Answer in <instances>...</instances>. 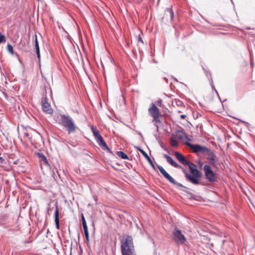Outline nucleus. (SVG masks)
<instances>
[{
    "label": "nucleus",
    "instance_id": "f257e3e1",
    "mask_svg": "<svg viewBox=\"0 0 255 255\" xmlns=\"http://www.w3.org/2000/svg\"><path fill=\"white\" fill-rule=\"evenodd\" d=\"M55 120L59 124L65 128L69 134L75 131L76 126L70 117L59 114L55 117Z\"/></svg>",
    "mask_w": 255,
    "mask_h": 255
},
{
    "label": "nucleus",
    "instance_id": "f03ea898",
    "mask_svg": "<svg viewBox=\"0 0 255 255\" xmlns=\"http://www.w3.org/2000/svg\"><path fill=\"white\" fill-rule=\"evenodd\" d=\"M121 247L122 255H134L132 238L130 236H126L123 238Z\"/></svg>",
    "mask_w": 255,
    "mask_h": 255
},
{
    "label": "nucleus",
    "instance_id": "7ed1b4c3",
    "mask_svg": "<svg viewBox=\"0 0 255 255\" xmlns=\"http://www.w3.org/2000/svg\"><path fill=\"white\" fill-rule=\"evenodd\" d=\"M148 112L151 116L153 118L152 122H155L158 123H161L159 118V110L154 104L151 103L150 104V107L148 109Z\"/></svg>",
    "mask_w": 255,
    "mask_h": 255
},
{
    "label": "nucleus",
    "instance_id": "20e7f679",
    "mask_svg": "<svg viewBox=\"0 0 255 255\" xmlns=\"http://www.w3.org/2000/svg\"><path fill=\"white\" fill-rule=\"evenodd\" d=\"M172 235L173 240L177 244H183L186 241V238L181 231L177 228H175L173 231Z\"/></svg>",
    "mask_w": 255,
    "mask_h": 255
},
{
    "label": "nucleus",
    "instance_id": "39448f33",
    "mask_svg": "<svg viewBox=\"0 0 255 255\" xmlns=\"http://www.w3.org/2000/svg\"><path fill=\"white\" fill-rule=\"evenodd\" d=\"M206 178L210 182H214L217 180V176L212 171L211 167L208 165H205L203 167Z\"/></svg>",
    "mask_w": 255,
    "mask_h": 255
},
{
    "label": "nucleus",
    "instance_id": "423d86ee",
    "mask_svg": "<svg viewBox=\"0 0 255 255\" xmlns=\"http://www.w3.org/2000/svg\"><path fill=\"white\" fill-rule=\"evenodd\" d=\"M185 144L193 149V151L196 153L201 152L206 154L208 151V148L198 144H192L188 142H185Z\"/></svg>",
    "mask_w": 255,
    "mask_h": 255
},
{
    "label": "nucleus",
    "instance_id": "0eeeda50",
    "mask_svg": "<svg viewBox=\"0 0 255 255\" xmlns=\"http://www.w3.org/2000/svg\"><path fill=\"white\" fill-rule=\"evenodd\" d=\"M42 110L45 113L48 114H52L53 113V110L50 105L47 102L46 98L42 99Z\"/></svg>",
    "mask_w": 255,
    "mask_h": 255
},
{
    "label": "nucleus",
    "instance_id": "6e6552de",
    "mask_svg": "<svg viewBox=\"0 0 255 255\" xmlns=\"http://www.w3.org/2000/svg\"><path fill=\"white\" fill-rule=\"evenodd\" d=\"M157 167L163 176L168 180L170 183L176 184L175 180L164 169V168L159 165Z\"/></svg>",
    "mask_w": 255,
    "mask_h": 255
},
{
    "label": "nucleus",
    "instance_id": "1a4fd4ad",
    "mask_svg": "<svg viewBox=\"0 0 255 255\" xmlns=\"http://www.w3.org/2000/svg\"><path fill=\"white\" fill-rule=\"evenodd\" d=\"M96 141L98 145L104 150H107L110 153H112L110 149L107 146V143L104 141L102 136H99V137L96 139Z\"/></svg>",
    "mask_w": 255,
    "mask_h": 255
},
{
    "label": "nucleus",
    "instance_id": "9d476101",
    "mask_svg": "<svg viewBox=\"0 0 255 255\" xmlns=\"http://www.w3.org/2000/svg\"><path fill=\"white\" fill-rule=\"evenodd\" d=\"M206 154L208 155L207 159L209 160V163L211 165H215L216 163L215 152L214 151H211L208 149V151L206 152Z\"/></svg>",
    "mask_w": 255,
    "mask_h": 255
},
{
    "label": "nucleus",
    "instance_id": "9b49d317",
    "mask_svg": "<svg viewBox=\"0 0 255 255\" xmlns=\"http://www.w3.org/2000/svg\"><path fill=\"white\" fill-rule=\"evenodd\" d=\"M174 155L177 159L183 165L189 164V161L184 157V156L178 152H175Z\"/></svg>",
    "mask_w": 255,
    "mask_h": 255
},
{
    "label": "nucleus",
    "instance_id": "f8f14e48",
    "mask_svg": "<svg viewBox=\"0 0 255 255\" xmlns=\"http://www.w3.org/2000/svg\"><path fill=\"white\" fill-rule=\"evenodd\" d=\"M186 178L192 183L195 185H198L199 183V177L194 175H190L184 171Z\"/></svg>",
    "mask_w": 255,
    "mask_h": 255
},
{
    "label": "nucleus",
    "instance_id": "ddd939ff",
    "mask_svg": "<svg viewBox=\"0 0 255 255\" xmlns=\"http://www.w3.org/2000/svg\"><path fill=\"white\" fill-rule=\"evenodd\" d=\"M137 148L140 152V153L143 155V156L146 159V160L148 161V163L150 164V166H151L152 168L154 170H156L155 167L154 165L153 164V163H152L151 159L148 156V154L143 150H142L140 148L137 147Z\"/></svg>",
    "mask_w": 255,
    "mask_h": 255
},
{
    "label": "nucleus",
    "instance_id": "4468645a",
    "mask_svg": "<svg viewBox=\"0 0 255 255\" xmlns=\"http://www.w3.org/2000/svg\"><path fill=\"white\" fill-rule=\"evenodd\" d=\"M164 157L166 159L167 162L174 167L179 168L181 166L177 164L170 156L164 154Z\"/></svg>",
    "mask_w": 255,
    "mask_h": 255
},
{
    "label": "nucleus",
    "instance_id": "2eb2a0df",
    "mask_svg": "<svg viewBox=\"0 0 255 255\" xmlns=\"http://www.w3.org/2000/svg\"><path fill=\"white\" fill-rule=\"evenodd\" d=\"M55 222L56 224V227L57 229H59V209L56 206V210L55 211Z\"/></svg>",
    "mask_w": 255,
    "mask_h": 255
},
{
    "label": "nucleus",
    "instance_id": "dca6fc26",
    "mask_svg": "<svg viewBox=\"0 0 255 255\" xmlns=\"http://www.w3.org/2000/svg\"><path fill=\"white\" fill-rule=\"evenodd\" d=\"M176 137L177 139L179 140H182L184 137H185L187 140H190L184 132L181 131H177L176 135Z\"/></svg>",
    "mask_w": 255,
    "mask_h": 255
},
{
    "label": "nucleus",
    "instance_id": "f3484780",
    "mask_svg": "<svg viewBox=\"0 0 255 255\" xmlns=\"http://www.w3.org/2000/svg\"><path fill=\"white\" fill-rule=\"evenodd\" d=\"M34 42H35V46L36 49V53L37 56L38 58L40 59V49L39 47V44L37 40V36L35 35L34 36Z\"/></svg>",
    "mask_w": 255,
    "mask_h": 255
},
{
    "label": "nucleus",
    "instance_id": "a211bd4d",
    "mask_svg": "<svg viewBox=\"0 0 255 255\" xmlns=\"http://www.w3.org/2000/svg\"><path fill=\"white\" fill-rule=\"evenodd\" d=\"M38 155L39 158L40 159L41 161H43V163L45 165H49L48 160H47L46 156L43 154H42L41 153H39L38 154Z\"/></svg>",
    "mask_w": 255,
    "mask_h": 255
},
{
    "label": "nucleus",
    "instance_id": "6ab92c4d",
    "mask_svg": "<svg viewBox=\"0 0 255 255\" xmlns=\"http://www.w3.org/2000/svg\"><path fill=\"white\" fill-rule=\"evenodd\" d=\"M166 14L169 15L170 20H172L174 17V12L171 8H167L165 11Z\"/></svg>",
    "mask_w": 255,
    "mask_h": 255
},
{
    "label": "nucleus",
    "instance_id": "aec40b11",
    "mask_svg": "<svg viewBox=\"0 0 255 255\" xmlns=\"http://www.w3.org/2000/svg\"><path fill=\"white\" fill-rule=\"evenodd\" d=\"M117 155L122 159H128V156L123 151H117Z\"/></svg>",
    "mask_w": 255,
    "mask_h": 255
},
{
    "label": "nucleus",
    "instance_id": "412c9836",
    "mask_svg": "<svg viewBox=\"0 0 255 255\" xmlns=\"http://www.w3.org/2000/svg\"><path fill=\"white\" fill-rule=\"evenodd\" d=\"M191 172L192 174V175L196 176V177L201 176V173L200 171L197 169H196V167H194V169L191 170Z\"/></svg>",
    "mask_w": 255,
    "mask_h": 255
},
{
    "label": "nucleus",
    "instance_id": "4be33fe9",
    "mask_svg": "<svg viewBox=\"0 0 255 255\" xmlns=\"http://www.w3.org/2000/svg\"><path fill=\"white\" fill-rule=\"evenodd\" d=\"M170 145L173 147H176L178 146V142L176 139L172 137L170 139Z\"/></svg>",
    "mask_w": 255,
    "mask_h": 255
},
{
    "label": "nucleus",
    "instance_id": "5701e85b",
    "mask_svg": "<svg viewBox=\"0 0 255 255\" xmlns=\"http://www.w3.org/2000/svg\"><path fill=\"white\" fill-rule=\"evenodd\" d=\"M92 131H93V134L95 137V138H97L99 136H101L100 134H99V131L97 130H95L94 128H92Z\"/></svg>",
    "mask_w": 255,
    "mask_h": 255
},
{
    "label": "nucleus",
    "instance_id": "b1692460",
    "mask_svg": "<svg viewBox=\"0 0 255 255\" xmlns=\"http://www.w3.org/2000/svg\"><path fill=\"white\" fill-rule=\"evenodd\" d=\"M7 49L10 53H11L12 54H13V47L12 46V45H11L10 44H8L7 45Z\"/></svg>",
    "mask_w": 255,
    "mask_h": 255
},
{
    "label": "nucleus",
    "instance_id": "393cba45",
    "mask_svg": "<svg viewBox=\"0 0 255 255\" xmlns=\"http://www.w3.org/2000/svg\"><path fill=\"white\" fill-rule=\"evenodd\" d=\"M5 41V37L0 33V44L1 43H4Z\"/></svg>",
    "mask_w": 255,
    "mask_h": 255
},
{
    "label": "nucleus",
    "instance_id": "a878e982",
    "mask_svg": "<svg viewBox=\"0 0 255 255\" xmlns=\"http://www.w3.org/2000/svg\"><path fill=\"white\" fill-rule=\"evenodd\" d=\"M84 234H85L86 240L87 241H89V236L88 230H85V231H84Z\"/></svg>",
    "mask_w": 255,
    "mask_h": 255
},
{
    "label": "nucleus",
    "instance_id": "bb28decb",
    "mask_svg": "<svg viewBox=\"0 0 255 255\" xmlns=\"http://www.w3.org/2000/svg\"><path fill=\"white\" fill-rule=\"evenodd\" d=\"M187 165H188L189 166L190 171H191L192 169H194V168L196 167V166L195 164H194L193 163H190L189 162V164H187Z\"/></svg>",
    "mask_w": 255,
    "mask_h": 255
},
{
    "label": "nucleus",
    "instance_id": "cd10ccee",
    "mask_svg": "<svg viewBox=\"0 0 255 255\" xmlns=\"http://www.w3.org/2000/svg\"><path fill=\"white\" fill-rule=\"evenodd\" d=\"M82 226L84 229V231L88 230V227L86 224V222L85 223H83Z\"/></svg>",
    "mask_w": 255,
    "mask_h": 255
},
{
    "label": "nucleus",
    "instance_id": "c85d7f7f",
    "mask_svg": "<svg viewBox=\"0 0 255 255\" xmlns=\"http://www.w3.org/2000/svg\"><path fill=\"white\" fill-rule=\"evenodd\" d=\"M161 102H162V100L161 99H159V100H157L155 103H156V104L158 106H160Z\"/></svg>",
    "mask_w": 255,
    "mask_h": 255
},
{
    "label": "nucleus",
    "instance_id": "c756f323",
    "mask_svg": "<svg viewBox=\"0 0 255 255\" xmlns=\"http://www.w3.org/2000/svg\"><path fill=\"white\" fill-rule=\"evenodd\" d=\"M82 224L85 223L86 222V220H85V219L83 215H82Z\"/></svg>",
    "mask_w": 255,
    "mask_h": 255
},
{
    "label": "nucleus",
    "instance_id": "7c9ffc66",
    "mask_svg": "<svg viewBox=\"0 0 255 255\" xmlns=\"http://www.w3.org/2000/svg\"><path fill=\"white\" fill-rule=\"evenodd\" d=\"M24 137H26L28 138L29 139H30V138L29 137V134H28V133L27 132H25L24 133Z\"/></svg>",
    "mask_w": 255,
    "mask_h": 255
},
{
    "label": "nucleus",
    "instance_id": "2f4dec72",
    "mask_svg": "<svg viewBox=\"0 0 255 255\" xmlns=\"http://www.w3.org/2000/svg\"><path fill=\"white\" fill-rule=\"evenodd\" d=\"M186 117V116L185 115H182L180 116V118L182 119H185Z\"/></svg>",
    "mask_w": 255,
    "mask_h": 255
},
{
    "label": "nucleus",
    "instance_id": "473e14b6",
    "mask_svg": "<svg viewBox=\"0 0 255 255\" xmlns=\"http://www.w3.org/2000/svg\"><path fill=\"white\" fill-rule=\"evenodd\" d=\"M179 103L177 104L178 105H181L182 103L180 101H178V102Z\"/></svg>",
    "mask_w": 255,
    "mask_h": 255
},
{
    "label": "nucleus",
    "instance_id": "72a5a7b5",
    "mask_svg": "<svg viewBox=\"0 0 255 255\" xmlns=\"http://www.w3.org/2000/svg\"><path fill=\"white\" fill-rule=\"evenodd\" d=\"M138 40H139V41H140L141 42L143 43V41L140 37H139L138 38Z\"/></svg>",
    "mask_w": 255,
    "mask_h": 255
},
{
    "label": "nucleus",
    "instance_id": "f704fd0d",
    "mask_svg": "<svg viewBox=\"0 0 255 255\" xmlns=\"http://www.w3.org/2000/svg\"><path fill=\"white\" fill-rule=\"evenodd\" d=\"M244 124H247L248 123L245 121H241Z\"/></svg>",
    "mask_w": 255,
    "mask_h": 255
},
{
    "label": "nucleus",
    "instance_id": "c9c22d12",
    "mask_svg": "<svg viewBox=\"0 0 255 255\" xmlns=\"http://www.w3.org/2000/svg\"><path fill=\"white\" fill-rule=\"evenodd\" d=\"M139 135H140L142 137V135L141 133H139Z\"/></svg>",
    "mask_w": 255,
    "mask_h": 255
},
{
    "label": "nucleus",
    "instance_id": "e433bc0d",
    "mask_svg": "<svg viewBox=\"0 0 255 255\" xmlns=\"http://www.w3.org/2000/svg\"><path fill=\"white\" fill-rule=\"evenodd\" d=\"M154 125L158 129V126H156V125Z\"/></svg>",
    "mask_w": 255,
    "mask_h": 255
}]
</instances>
